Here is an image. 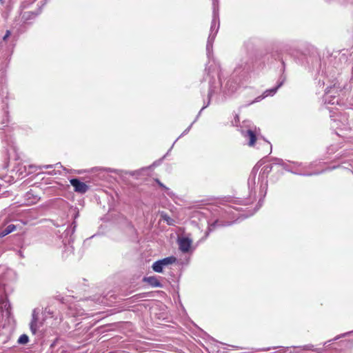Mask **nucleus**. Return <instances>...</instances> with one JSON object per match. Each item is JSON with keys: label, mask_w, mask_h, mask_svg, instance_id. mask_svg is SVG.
Listing matches in <instances>:
<instances>
[{"label": "nucleus", "mask_w": 353, "mask_h": 353, "mask_svg": "<svg viewBox=\"0 0 353 353\" xmlns=\"http://www.w3.org/2000/svg\"><path fill=\"white\" fill-rule=\"evenodd\" d=\"M16 229V226L14 225H9L7 228H6L5 229H3L1 233H0V236L1 237H3L10 233H11L12 232H13L14 230Z\"/></svg>", "instance_id": "obj_6"}, {"label": "nucleus", "mask_w": 353, "mask_h": 353, "mask_svg": "<svg viewBox=\"0 0 353 353\" xmlns=\"http://www.w3.org/2000/svg\"><path fill=\"white\" fill-rule=\"evenodd\" d=\"M179 244L180 250L183 252H187L192 245V241L188 238H180L179 239Z\"/></svg>", "instance_id": "obj_2"}, {"label": "nucleus", "mask_w": 353, "mask_h": 353, "mask_svg": "<svg viewBox=\"0 0 353 353\" xmlns=\"http://www.w3.org/2000/svg\"><path fill=\"white\" fill-rule=\"evenodd\" d=\"M30 330L32 334H36L37 330L39 327L38 325V314L36 312L35 310L33 311L32 313V320L30 323Z\"/></svg>", "instance_id": "obj_3"}, {"label": "nucleus", "mask_w": 353, "mask_h": 353, "mask_svg": "<svg viewBox=\"0 0 353 353\" xmlns=\"http://www.w3.org/2000/svg\"><path fill=\"white\" fill-rule=\"evenodd\" d=\"M71 185L74 188V190L79 193H85L88 186L83 182L80 181L77 179H73L70 180Z\"/></svg>", "instance_id": "obj_1"}, {"label": "nucleus", "mask_w": 353, "mask_h": 353, "mask_svg": "<svg viewBox=\"0 0 353 353\" xmlns=\"http://www.w3.org/2000/svg\"><path fill=\"white\" fill-rule=\"evenodd\" d=\"M10 35V31H7L6 35L3 37V39L5 40L7 37H8Z\"/></svg>", "instance_id": "obj_12"}, {"label": "nucleus", "mask_w": 353, "mask_h": 353, "mask_svg": "<svg viewBox=\"0 0 353 353\" xmlns=\"http://www.w3.org/2000/svg\"><path fill=\"white\" fill-rule=\"evenodd\" d=\"M163 265L160 261L155 262L152 265V269L157 272H161L163 271Z\"/></svg>", "instance_id": "obj_8"}, {"label": "nucleus", "mask_w": 353, "mask_h": 353, "mask_svg": "<svg viewBox=\"0 0 353 353\" xmlns=\"http://www.w3.org/2000/svg\"><path fill=\"white\" fill-rule=\"evenodd\" d=\"M143 281L148 283L152 286H154V287L161 286V283H159V281L154 276L144 278Z\"/></svg>", "instance_id": "obj_5"}, {"label": "nucleus", "mask_w": 353, "mask_h": 353, "mask_svg": "<svg viewBox=\"0 0 353 353\" xmlns=\"http://www.w3.org/2000/svg\"><path fill=\"white\" fill-rule=\"evenodd\" d=\"M161 217L163 220L166 221L167 223L169 224V225H173L174 224V220L172 219L171 218H170L167 214H161Z\"/></svg>", "instance_id": "obj_11"}, {"label": "nucleus", "mask_w": 353, "mask_h": 353, "mask_svg": "<svg viewBox=\"0 0 353 353\" xmlns=\"http://www.w3.org/2000/svg\"><path fill=\"white\" fill-rule=\"evenodd\" d=\"M283 84V82L280 83L277 87H276L275 88H273V89H270V90H265L263 95L261 96V97H259L258 98L256 99V101H258L259 99H263V98H265L267 96H268L269 94H274L276 93L277 89L281 86V85Z\"/></svg>", "instance_id": "obj_4"}, {"label": "nucleus", "mask_w": 353, "mask_h": 353, "mask_svg": "<svg viewBox=\"0 0 353 353\" xmlns=\"http://www.w3.org/2000/svg\"><path fill=\"white\" fill-rule=\"evenodd\" d=\"M246 136H248L249 137V139H250L249 145L250 146H253L254 145L255 142H256V140L255 134L254 133L253 131H252L251 130H249L247 131Z\"/></svg>", "instance_id": "obj_7"}, {"label": "nucleus", "mask_w": 353, "mask_h": 353, "mask_svg": "<svg viewBox=\"0 0 353 353\" xmlns=\"http://www.w3.org/2000/svg\"><path fill=\"white\" fill-rule=\"evenodd\" d=\"M175 261H176V259L174 257H168V258H165L162 260H160L161 264L163 266L169 265V264H172L174 262H175Z\"/></svg>", "instance_id": "obj_9"}, {"label": "nucleus", "mask_w": 353, "mask_h": 353, "mask_svg": "<svg viewBox=\"0 0 353 353\" xmlns=\"http://www.w3.org/2000/svg\"><path fill=\"white\" fill-rule=\"evenodd\" d=\"M28 342V337L26 334L21 335L18 340V343L20 344H26Z\"/></svg>", "instance_id": "obj_10"}]
</instances>
